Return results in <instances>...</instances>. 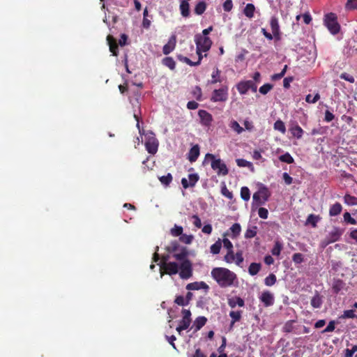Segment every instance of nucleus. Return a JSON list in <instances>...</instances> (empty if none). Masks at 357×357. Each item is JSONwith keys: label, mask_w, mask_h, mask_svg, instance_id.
I'll use <instances>...</instances> for the list:
<instances>
[{"label": "nucleus", "mask_w": 357, "mask_h": 357, "mask_svg": "<svg viewBox=\"0 0 357 357\" xmlns=\"http://www.w3.org/2000/svg\"><path fill=\"white\" fill-rule=\"evenodd\" d=\"M162 63L165 66L168 67L170 70H174L176 67V62L173 58L167 56L162 59Z\"/></svg>", "instance_id": "34"}, {"label": "nucleus", "mask_w": 357, "mask_h": 357, "mask_svg": "<svg viewBox=\"0 0 357 357\" xmlns=\"http://www.w3.org/2000/svg\"><path fill=\"white\" fill-rule=\"evenodd\" d=\"M255 10V6L252 3H248L243 10V13L247 17L252 18L254 16Z\"/></svg>", "instance_id": "31"}, {"label": "nucleus", "mask_w": 357, "mask_h": 357, "mask_svg": "<svg viewBox=\"0 0 357 357\" xmlns=\"http://www.w3.org/2000/svg\"><path fill=\"white\" fill-rule=\"evenodd\" d=\"M342 207L339 202L333 204L329 209V215L331 216H336L342 211Z\"/></svg>", "instance_id": "29"}, {"label": "nucleus", "mask_w": 357, "mask_h": 357, "mask_svg": "<svg viewBox=\"0 0 357 357\" xmlns=\"http://www.w3.org/2000/svg\"><path fill=\"white\" fill-rule=\"evenodd\" d=\"M181 14L184 17L190 16V5L187 1H182L180 4Z\"/></svg>", "instance_id": "26"}, {"label": "nucleus", "mask_w": 357, "mask_h": 357, "mask_svg": "<svg viewBox=\"0 0 357 357\" xmlns=\"http://www.w3.org/2000/svg\"><path fill=\"white\" fill-rule=\"evenodd\" d=\"M343 234V230L338 227H333L328 233L326 237L321 241V244L323 248L328 245L337 241Z\"/></svg>", "instance_id": "7"}, {"label": "nucleus", "mask_w": 357, "mask_h": 357, "mask_svg": "<svg viewBox=\"0 0 357 357\" xmlns=\"http://www.w3.org/2000/svg\"><path fill=\"white\" fill-rule=\"evenodd\" d=\"M261 265L260 263H251L248 268V273L251 275H257L261 270Z\"/></svg>", "instance_id": "30"}, {"label": "nucleus", "mask_w": 357, "mask_h": 357, "mask_svg": "<svg viewBox=\"0 0 357 357\" xmlns=\"http://www.w3.org/2000/svg\"><path fill=\"white\" fill-rule=\"evenodd\" d=\"M233 8V3L231 0H226L223 3V9L226 12H229Z\"/></svg>", "instance_id": "60"}, {"label": "nucleus", "mask_w": 357, "mask_h": 357, "mask_svg": "<svg viewBox=\"0 0 357 357\" xmlns=\"http://www.w3.org/2000/svg\"><path fill=\"white\" fill-rule=\"evenodd\" d=\"M183 229L181 226L174 225V227L170 229V234L174 237L181 236L183 234Z\"/></svg>", "instance_id": "39"}, {"label": "nucleus", "mask_w": 357, "mask_h": 357, "mask_svg": "<svg viewBox=\"0 0 357 357\" xmlns=\"http://www.w3.org/2000/svg\"><path fill=\"white\" fill-rule=\"evenodd\" d=\"M271 193L265 185H261L259 190L253 194L252 205L260 206L264 204L268 200Z\"/></svg>", "instance_id": "3"}, {"label": "nucleus", "mask_w": 357, "mask_h": 357, "mask_svg": "<svg viewBox=\"0 0 357 357\" xmlns=\"http://www.w3.org/2000/svg\"><path fill=\"white\" fill-rule=\"evenodd\" d=\"M192 219H193V225L197 227V228H201L202 227V221H201V219L199 218L198 215H193L192 216Z\"/></svg>", "instance_id": "62"}, {"label": "nucleus", "mask_w": 357, "mask_h": 357, "mask_svg": "<svg viewBox=\"0 0 357 357\" xmlns=\"http://www.w3.org/2000/svg\"><path fill=\"white\" fill-rule=\"evenodd\" d=\"M181 248L179 243L176 241H173L171 243L166 247V250L169 253H175Z\"/></svg>", "instance_id": "32"}, {"label": "nucleus", "mask_w": 357, "mask_h": 357, "mask_svg": "<svg viewBox=\"0 0 357 357\" xmlns=\"http://www.w3.org/2000/svg\"><path fill=\"white\" fill-rule=\"evenodd\" d=\"M320 220V217L319 215H316L314 214H310L307 216L306 223L311 225L313 227H317V224Z\"/></svg>", "instance_id": "35"}, {"label": "nucleus", "mask_w": 357, "mask_h": 357, "mask_svg": "<svg viewBox=\"0 0 357 357\" xmlns=\"http://www.w3.org/2000/svg\"><path fill=\"white\" fill-rule=\"evenodd\" d=\"M257 234V227H254L252 229H248L245 233V238H252Z\"/></svg>", "instance_id": "50"}, {"label": "nucleus", "mask_w": 357, "mask_h": 357, "mask_svg": "<svg viewBox=\"0 0 357 357\" xmlns=\"http://www.w3.org/2000/svg\"><path fill=\"white\" fill-rule=\"evenodd\" d=\"M107 40L109 46V51L114 56H117L119 53V48L116 39L112 36L109 35L107 37Z\"/></svg>", "instance_id": "18"}, {"label": "nucleus", "mask_w": 357, "mask_h": 357, "mask_svg": "<svg viewBox=\"0 0 357 357\" xmlns=\"http://www.w3.org/2000/svg\"><path fill=\"white\" fill-rule=\"evenodd\" d=\"M229 317L231 318V326L241 319V311H231Z\"/></svg>", "instance_id": "33"}, {"label": "nucleus", "mask_w": 357, "mask_h": 357, "mask_svg": "<svg viewBox=\"0 0 357 357\" xmlns=\"http://www.w3.org/2000/svg\"><path fill=\"white\" fill-rule=\"evenodd\" d=\"M292 260L295 264H301L304 261L303 255L301 253H294L292 256Z\"/></svg>", "instance_id": "53"}, {"label": "nucleus", "mask_w": 357, "mask_h": 357, "mask_svg": "<svg viewBox=\"0 0 357 357\" xmlns=\"http://www.w3.org/2000/svg\"><path fill=\"white\" fill-rule=\"evenodd\" d=\"M206 7V3L204 1H201L195 5L194 12L196 15H201L205 12Z\"/></svg>", "instance_id": "28"}, {"label": "nucleus", "mask_w": 357, "mask_h": 357, "mask_svg": "<svg viewBox=\"0 0 357 357\" xmlns=\"http://www.w3.org/2000/svg\"><path fill=\"white\" fill-rule=\"evenodd\" d=\"M289 131L293 137L296 139H301L303 135V130L297 123L292 124L289 128Z\"/></svg>", "instance_id": "20"}, {"label": "nucleus", "mask_w": 357, "mask_h": 357, "mask_svg": "<svg viewBox=\"0 0 357 357\" xmlns=\"http://www.w3.org/2000/svg\"><path fill=\"white\" fill-rule=\"evenodd\" d=\"M258 215L261 218L267 219L268 211L266 208L261 207L258 210Z\"/></svg>", "instance_id": "57"}, {"label": "nucleus", "mask_w": 357, "mask_h": 357, "mask_svg": "<svg viewBox=\"0 0 357 357\" xmlns=\"http://www.w3.org/2000/svg\"><path fill=\"white\" fill-rule=\"evenodd\" d=\"M322 297L317 291L315 295L312 298L310 304L314 308H319L322 305Z\"/></svg>", "instance_id": "25"}, {"label": "nucleus", "mask_w": 357, "mask_h": 357, "mask_svg": "<svg viewBox=\"0 0 357 357\" xmlns=\"http://www.w3.org/2000/svg\"><path fill=\"white\" fill-rule=\"evenodd\" d=\"M205 160H211V168L218 176H226L228 174L229 169L226 164L220 158H216L212 153H206Z\"/></svg>", "instance_id": "2"}, {"label": "nucleus", "mask_w": 357, "mask_h": 357, "mask_svg": "<svg viewBox=\"0 0 357 357\" xmlns=\"http://www.w3.org/2000/svg\"><path fill=\"white\" fill-rule=\"evenodd\" d=\"M195 43L197 52H206L210 50L212 45V41L208 36H196Z\"/></svg>", "instance_id": "8"}, {"label": "nucleus", "mask_w": 357, "mask_h": 357, "mask_svg": "<svg viewBox=\"0 0 357 357\" xmlns=\"http://www.w3.org/2000/svg\"><path fill=\"white\" fill-rule=\"evenodd\" d=\"M282 250V244L280 241H275L273 248L271 250L273 255L279 256Z\"/></svg>", "instance_id": "42"}, {"label": "nucleus", "mask_w": 357, "mask_h": 357, "mask_svg": "<svg viewBox=\"0 0 357 357\" xmlns=\"http://www.w3.org/2000/svg\"><path fill=\"white\" fill-rule=\"evenodd\" d=\"M174 302L175 303L181 306H185L188 305V302L185 301V299L183 296H176Z\"/></svg>", "instance_id": "59"}, {"label": "nucleus", "mask_w": 357, "mask_h": 357, "mask_svg": "<svg viewBox=\"0 0 357 357\" xmlns=\"http://www.w3.org/2000/svg\"><path fill=\"white\" fill-rule=\"evenodd\" d=\"M144 145L150 154L154 155L157 153L159 143L153 132H149L146 134Z\"/></svg>", "instance_id": "5"}, {"label": "nucleus", "mask_w": 357, "mask_h": 357, "mask_svg": "<svg viewBox=\"0 0 357 357\" xmlns=\"http://www.w3.org/2000/svg\"><path fill=\"white\" fill-rule=\"evenodd\" d=\"M287 66H284V68L280 73L274 74L271 76L272 80H278L280 79L285 74L286 70H287Z\"/></svg>", "instance_id": "56"}, {"label": "nucleus", "mask_w": 357, "mask_h": 357, "mask_svg": "<svg viewBox=\"0 0 357 357\" xmlns=\"http://www.w3.org/2000/svg\"><path fill=\"white\" fill-rule=\"evenodd\" d=\"M206 321L207 319L205 317H198L195 320L192 327L195 328V331H199L206 324Z\"/></svg>", "instance_id": "24"}, {"label": "nucleus", "mask_w": 357, "mask_h": 357, "mask_svg": "<svg viewBox=\"0 0 357 357\" xmlns=\"http://www.w3.org/2000/svg\"><path fill=\"white\" fill-rule=\"evenodd\" d=\"M188 255V250L185 247H181L179 250L173 255V257L178 261H183L188 260L187 257Z\"/></svg>", "instance_id": "17"}, {"label": "nucleus", "mask_w": 357, "mask_h": 357, "mask_svg": "<svg viewBox=\"0 0 357 357\" xmlns=\"http://www.w3.org/2000/svg\"><path fill=\"white\" fill-rule=\"evenodd\" d=\"M340 78L344 79V80H347L351 83H353L354 82V78L352 75H351L350 74H348L347 73H342L340 75Z\"/></svg>", "instance_id": "64"}, {"label": "nucleus", "mask_w": 357, "mask_h": 357, "mask_svg": "<svg viewBox=\"0 0 357 357\" xmlns=\"http://www.w3.org/2000/svg\"><path fill=\"white\" fill-rule=\"evenodd\" d=\"M324 24L333 35L338 33L340 30V25L335 13H330L325 15Z\"/></svg>", "instance_id": "4"}, {"label": "nucleus", "mask_w": 357, "mask_h": 357, "mask_svg": "<svg viewBox=\"0 0 357 357\" xmlns=\"http://www.w3.org/2000/svg\"><path fill=\"white\" fill-rule=\"evenodd\" d=\"M344 282L340 280H335L333 286H332V290L333 293L338 294L341 289L343 288Z\"/></svg>", "instance_id": "38"}, {"label": "nucleus", "mask_w": 357, "mask_h": 357, "mask_svg": "<svg viewBox=\"0 0 357 357\" xmlns=\"http://www.w3.org/2000/svg\"><path fill=\"white\" fill-rule=\"evenodd\" d=\"M176 37L175 35H173L169 38L168 43L163 46V54L167 55L169 53H171L174 50L176 47Z\"/></svg>", "instance_id": "15"}, {"label": "nucleus", "mask_w": 357, "mask_h": 357, "mask_svg": "<svg viewBox=\"0 0 357 357\" xmlns=\"http://www.w3.org/2000/svg\"><path fill=\"white\" fill-rule=\"evenodd\" d=\"M270 26L272 31L273 38L279 40L280 38V29L278 19L275 16H272L270 20Z\"/></svg>", "instance_id": "11"}, {"label": "nucleus", "mask_w": 357, "mask_h": 357, "mask_svg": "<svg viewBox=\"0 0 357 357\" xmlns=\"http://www.w3.org/2000/svg\"><path fill=\"white\" fill-rule=\"evenodd\" d=\"M227 96V91H213L211 100L213 102L225 101Z\"/></svg>", "instance_id": "16"}, {"label": "nucleus", "mask_w": 357, "mask_h": 357, "mask_svg": "<svg viewBox=\"0 0 357 357\" xmlns=\"http://www.w3.org/2000/svg\"><path fill=\"white\" fill-rule=\"evenodd\" d=\"M344 202L348 205H356L357 204V197L350 195H345L344 197Z\"/></svg>", "instance_id": "44"}, {"label": "nucleus", "mask_w": 357, "mask_h": 357, "mask_svg": "<svg viewBox=\"0 0 357 357\" xmlns=\"http://www.w3.org/2000/svg\"><path fill=\"white\" fill-rule=\"evenodd\" d=\"M277 278L273 273H271L264 280V283L266 286H273L276 282Z\"/></svg>", "instance_id": "46"}, {"label": "nucleus", "mask_w": 357, "mask_h": 357, "mask_svg": "<svg viewBox=\"0 0 357 357\" xmlns=\"http://www.w3.org/2000/svg\"><path fill=\"white\" fill-rule=\"evenodd\" d=\"M168 257H163L162 264L160 266L161 270H163L166 274L169 275H175L178 272V266L176 262H167Z\"/></svg>", "instance_id": "10"}, {"label": "nucleus", "mask_w": 357, "mask_h": 357, "mask_svg": "<svg viewBox=\"0 0 357 357\" xmlns=\"http://www.w3.org/2000/svg\"><path fill=\"white\" fill-rule=\"evenodd\" d=\"M222 243L224 248H226L227 250L233 249V244L228 238H224L222 239Z\"/></svg>", "instance_id": "63"}, {"label": "nucleus", "mask_w": 357, "mask_h": 357, "mask_svg": "<svg viewBox=\"0 0 357 357\" xmlns=\"http://www.w3.org/2000/svg\"><path fill=\"white\" fill-rule=\"evenodd\" d=\"M274 129L280 131L282 134H285L286 132V127L284 122L281 120H278L274 123Z\"/></svg>", "instance_id": "41"}, {"label": "nucleus", "mask_w": 357, "mask_h": 357, "mask_svg": "<svg viewBox=\"0 0 357 357\" xmlns=\"http://www.w3.org/2000/svg\"><path fill=\"white\" fill-rule=\"evenodd\" d=\"M188 290H199L201 289H208V285L204 282H194L187 284Z\"/></svg>", "instance_id": "21"}, {"label": "nucleus", "mask_w": 357, "mask_h": 357, "mask_svg": "<svg viewBox=\"0 0 357 357\" xmlns=\"http://www.w3.org/2000/svg\"><path fill=\"white\" fill-rule=\"evenodd\" d=\"M342 319H353L356 317L354 310H344L343 314L340 317Z\"/></svg>", "instance_id": "49"}, {"label": "nucleus", "mask_w": 357, "mask_h": 357, "mask_svg": "<svg viewBox=\"0 0 357 357\" xmlns=\"http://www.w3.org/2000/svg\"><path fill=\"white\" fill-rule=\"evenodd\" d=\"M320 98L319 93H316L313 97L308 94L305 98V101L308 103H315Z\"/></svg>", "instance_id": "54"}, {"label": "nucleus", "mask_w": 357, "mask_h": 357, "mask_svg": "<svg viewBox=\"0 0 357 357\" xmlns=\"http://www.w3.org/2000/svg\"><path fill=\"white\" fill-rule=\"evenodd\" d=\"M335 321L334 320H331L329 321L326 328L322 331V333H329L332 332L335 330Z\"/></svg>", "instance_id": "58"}, {"label": "nucleus", "mask_w": 357, "mask_h": 357, "mask_svg": "<svg viewBox=\"0 0 357 357\" xmlns=\"http://www.w3.org/2000/svg\"><path fill=\"white\" fill-rule=\"evenodd\" d=\"M179 276L181 279L187 280L192 275V266L190 260H184L180 266Z\"/></svg>", "instance_id": "9"}, {"label": "nucleus", "mask_w": 357, "mask_h": 357, "mask_svg": "<svg viewBox=\"0 0 357 357\" xmlns=\"http://www.w3.org/2000/svg\"><path fill=\"white\" fill-rule=\"evenodd\" d=\"M199 155V145L193 146L189 151L188 155V159L190 162H195Z\"/></svg>", "instance_id": "19"}, {"label": "nucleus", "mask_w": 357, "mask_h": 357, "mask_svg": "<svg viewBox=\"0 0 357 357\" xmlns=\"http://www.w3.org/2000/svg\"><path fill=\"white\" fill-rule=\"evenodd\" d=\"M229 231H231V234H225L224 236L225 235H230V236L232 238H236L241 233V225L240 224L238 223H234L230 228H229Z\"/></svg>", "instance_id": "27"}, {"label": "nucleus", "mask_w": 357, "mask_h": 357, "mask_svg": "<svg viewBox=\"0 0 357 357\" xmlns=\"http://www.w3.org/2000/svg\"><path fill=\"white\" fill-rule=\"evenodd\" d=\"M222 248V242L220 239H218L215 243H213L211 248V252L213 255H218L220 253Z\"/></svg>", "instance_id": "36"}, {"label": "nucleus", "mask_w": 357, "mask_h": 357, "mask_svg": "<svg viewBox=\"0 0 357 357\" xmlns=\"http://www.w3.org/2000/svg\"><path fill=\"white\" fill-rule=\"evenodd\" d=\"M211 274L221 288L238 286V280L236 274L227 268H213Z\"/></svg>", "instance_id": "1"}, {"label": "nucleus", "mask_w": 357, "mask_h": 357, "mask_svg": "<svg viewBox=\"0 0 357 357\" xmlns=\"http://www.w3.org/2000/svg\"><path fill=\"white\" fill-rule=\"evenodd\" d=\"M224 260L228 264L235 263L238 266L242 267L244 261L243 251L239 250L234 254L233 249L227 250V254L224 257Z\"/></svg>", "instance_id": "6"}, {"label": "nucleus", "mask_w": 357, "mask_h": 357, "mask_svg": "<svg viewBox=\"0 0 357 357\" xmlns=\"http://www.w3.org/2000/svg\"><path fill=\"white\" fill-rule=\"evenodd\" d=\"M230 128L236 131L238 134L243 131V128L239 125L236 121H232L230 123Z\"/></svg>", "instance_id": "48"}, {"label": "nucleus", "mask_w": 357, "mask_h": 357, "mask_svg": "<svg viewBox=\"0 0 357 357\" xmlns=\"http://www.w3.org/2000/svg\"><path fill=\"white\" fill-rule=\"evenodd\" d=\"M199 117L200 118L201 123L204 126H210L213 121L212 115L206 110L201 109L198 112Z\"/></svg>", "instance_id": "13"}, {"label": "nucleus", "mask_w": 357, "mask_h": 357, "mask_svg": "<svg viewBox=\"0 0 357 357\" xmlns=\"http://www.w3.org/2000/svg\"><path fill=\"white\" fill-rule=\"evenodd\" d=\"M172 176L170 173H168L165 176L159 177V180L161 182V183L166 186L170 184V183L172 181Z\"/></svg>", "instance_id": "45"}, {"label": "nucleus", "mask_w": 357, "mask_h": 357, "mask_svg": "<svg viewBox=\"0 0 357 357\" xmlns=\"http://www.w3.org/2000/svg\"><path fill=\"white\" fill-rule=\"evenodd\" d=\"M236 162L237 165L240 167H248V168H251L252 169H254L252 163L245 160V159H243V158L236 159Z\"/></svg>", "instance_id": "37"}, {"label": "nucleus", "mask_w": 357, "mask_h": 357, "mask_svg": "<svg viewBox=\"0 0 357 357\" xmlns=\"http://www.w3.org/2000/svg\"><path fill=\"white\" fill-rule=\"evenodd\" d=\"M221 193L223 196L226 197L227 198L229 199H233V194L231 192H230L227 186L225 185V184H224V185L221 188Z\"/></svg>", "instance_id": "52"}, {"label": "nucleus", "mask_w": 357, "mask_h": 357, "mask_svg": "<svg viewBox=\"0 0 357 357\" xmlns=\"http://www.w3.org/2000/svg\"><path fill=\"white\" fill-rule=\"evenodd\" d=\"M228 305L231 308L236 307V305L243 307L245 305V301L241 297L236 296L228 299Z\"/></svg>", "instance_id": "23"}, {"label": "nucleus", "mask_w": 357, "mask_h": 357, "mask_svg": "<svg viewBox=\"0 0 357 357\" xmlns=\"http://www.w3.org/2000/svg\"><path fill=\"white\" fill-rule=\"evenodd\" d=\"M194 236L192 235H188L185 234H182L179 237V241L185 244H190L193 241Z\"/></svg>", "instance_id": "47"}, {"label": "nucleus", "mask_w": 357, "mask_h": 357, "mask_svg": "<svg viewBox=\"0 0 357 357\" xmlns=\"http://www.w3.org/2000/svg\"><path fill=\"white\" fill-rule=\"evenodd\" d=\"M191 319H185V318L182 317V319L179 322V325L181 326V328L187 329L190 324H191Z\"/></svg>", "instance_id": "61"}, {"label": "nucleus", "mask_w": 357, "mask_h": 357, "mask_svg": "<svg viewBox=\"0 0 357 357\" xmlns=\"http://www.w3.org/2000/svg\"><path fill=\"white\" fill-rule=\"evenodd\" d=\"M238 89H257V85L252 80L241 82L237 85Z\"/></svg>", "instance_id": "22"}, {"label": "nucleus", "mask_w": 357, "mask_h": 357, "mask_svg": "<svg viewBox=\"0 0 357 357\" xmlns=\"http://www.w3.org/2000/svg\"><path fill=\"white\" fill-rule=\"evenodd\" d=\"M344 220L345 222L351 224V225H356V220L352 218L349 212L344 213Z\"/></svg>", "instance_id": "55"}, {"label": "nucleus", "mask_w": 357, "mask_h": 357, "mask_svg": "<svg viewBox=\"0 0 357 357\" xmlns=\"http://www.w3.org/2000/svg\"><path fill=\"white\" fill-rule=\"evenodd\" d=\"M259 299L265 307H269L274 303V296L269 291H264L261 293Z\"/></svg>", "instance_id": "14"}, {"label": "nucleus", "mask_w": 357, "mask_h": 357, "mask_svg": "<svg viewBox=\"0 0 357 357\" xmlns=\"http://www.w3.org/2000/svg\"><path fill=\"white\" fill-rule=\"evenodd\" d=\"M345 8L347 10L357 9V0H347Z\"/></svg>", "instance_id": "51"}, {"label": "nucleus", "mask_w": 357, "mask_h": 357, "mask_svg": "<svg viewBox=\"0 0 357 357\" xmlns=\"http://www.w3.org/2000/svg\"><path fill=\"white\" fill-rule=\"evenodd\" d=\"M241 197L243 200L247 202L250 198V191L246 186H243L241 189Z\"/></svg>", "instance_id": "40"}, {"label": "nucleus", "mask_w": 357, "mask_h": 357, "mask_svg": "<svg viewBox=\"0 0 357 357\" xmlns=\"http://www.w3.org/2000/svg\"><path fill=\"white\" fill-rule=\"evenodd\" d=\"M279 160L281 162H286L287 164H291L294 162L293 157L289 153H286L279 157Z\"/></svg>", "instance_id": "43"}, {"label": "nucleus", "mask_w": 357, "mask_h": 357, "mask_svg": "<svg viewBox=\"0 0 357 357\" xmlns=\"http://www.w3.org/2000/svg\"><path fill=\"white\" fill-rule=\"evenodd\" d=\"M189 181L185 178L181 179V184L183 188L187 189L189 187H194L199 179L197 174H190L188 175Z\"/></svg>", "instance_id": "12"}]
</instances>
